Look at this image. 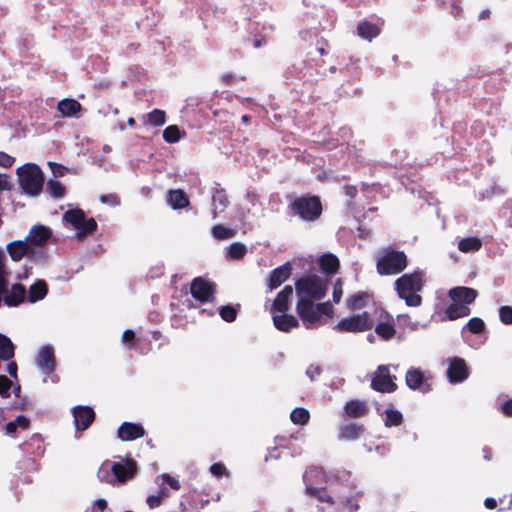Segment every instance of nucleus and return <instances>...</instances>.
I'll return each mask as SVG.
<instances>
[{
  "instance_id": "obj_33",
  "label": "nucleus",
  "mask_w": 512,
  "mask_h": 512,
  "mask_svg": "<svg viewBox=\"0 0 512 512\" xmlns=\"http://www.w3.org/2000/svg\"><path fill=\"white\" fill-rule=\"evenodd\" d=\"M319 264L324 271L333 273L339 267V260L332 254H325L320 257Z\"/></svg>"
},
{
  "instance_id": "obj_31",
  "label": "nucleus",
  "mask_w": 512,
  "mask_h": 512,
  "mask_svg": "<svg viewBox=\"0 0 512 512\" xmlns=\"http://www.w3.org/2000/svg\"><path fill=\"white\" fill-rule=\"evenodd\" d=\"M362 433V427L351 423L341 427L339 439L344 440H356L360 437Z\"/></svg>"
},
{
  "instance_id": "obj_51",
  "label": "nucleus",
  "mask_w": 512,
  "mask_h": 512,
  "mask_svg": "<svg viewBox=\"0 0 512 512\" xmlns=\"http://www.w3.org/2000/svg\"><path fill=\"white\" fill-rule=\"evenodd\" d=\"M210 472L216 476L221 477L223 475H228L226 467L222 463H215L210 467Z\"/></svg>"
},
{
  "instance_id": "obj_60",
  "label": "nucleus",
  "mask_w": 512,
  "mask_h": 512,
  "mask_svg": "<svg viewBox=\"0 0 512 512\" xmlns=\"http://www.w3.org/2000/svg\"><path fill=\"white\" fill-rule=\"evenodd\" d=\"M486 508L493 509L496 507V500L494 498H487L484 502Z\"/></svg>"
},
{
  "instance_id": "obj_38",
  "label": "nucleus",
  "mask_w": 512,
  "mask_h": 512,
  "mask_svg": "<svg viewBox=\"0 0 512 512\" xmlns=\"http://www.w3.org/2000/svg\"><path fill=\"white\" fill-rule=\"evenodd\" d=\"M163 138L168 143H176L181 138V132L177 125H170L163 131Z\"/></svg>"
},
{
  "instance_id": "obj_52",
  "label": "nucleus",
  "mask_w": 512,
  "mask_h": 512,
  "mask_svg": "<svg viewBox=\"0 0 512 512\" xmlns=\"http://www.w3.org/2000/svg\"><path fill=\"white\" fill-rule=\"evenodd\" d=\"M165 496V491L161 490V493L159 495H152L147 498V503L150 508H155L160 505L161 500Z\"/></svg>"
},
{
  "instance_id": "obj_3",
  "label": "nucleus",
  "mask_w": 512,
  "mask_h": 512,
  "mask_svg": "<svg viewBox=\"0 0 512 512\" xmlns=\"http://www.w3.org/2000/svg\"><path fill=\"white\" fill-rule=\"evenodd\" d=\"M296 311L307 329L318 328L326 322L323 319L324 316H333V307L330 302L315 304L311 299L299 298Z\"/></svg>"
},
{
  "instance_id": "obj_25",
  "label": "nucleus",
  "mask_w": 512,
  "mask_h": 512,
  "mask_svg": "<svg viewBox=\"0 0 512 512\" xmlns=\"http://www.w3.org/2000/svg\"><path fill=\"white\" fill-rule=\"evenodd\" d=\"M345 414L350 418H360L367 413L366 403L359 400H352L345 405Z\"/></svg>"
},
{
  "instance_id": "obj_41",
  "label": "nucleus",
  "mask_w": 512,
  "mask_h": 512,
  "mask_svg": "<svg viewBox=\"0 0 512 512\" xmlns=\"http://www.w3.org/2000/svg\"><path fill=\"white\" fill-rule=\"evenodd\" d=\"M246 254V247L244 244L235 242L228 247V256L231 259H241Z\"/></svg>"
},
{
  "instance_id": "obj_14",
  "label": "nucleus",
  "mask_w": 512,
  "mask_h": 512,
  "mask_svg": "<svg viewBox=\"0 0 512 512\" xmlns=\"http://www.w3.org/2000/svg\"><path fill=\"white\" fill-rule=\"evenodd\" d=\"M191 294L201 302L211 301L214 294V285L200 277L195 278L191 284Z\"/></svg>"
},
{
  "instance_id": "obj_39",
  "label": "nucleus",
  "mask_w": 512,
  "mask_h": 512,
  "mask_svg": "<svg viewBox=\"0 0 512 512\" xmlns=\"http://www.w3.org/2000/svg\"><path fill=\"white\" fill-rule=\"evenodd\" d=\"M309 416L310 415L308 410L304 408H295L290 414L291 421L294 424L299 425H304L305 423H307L309 420Z\"/></svg>"
},
{
  "instance_id": "obj_30",
  "label": "nucleus",
  "mask_w": 512,
  "mask_h": 512,
  "mask_svg": "<svg viewBox=\"0 0 512 512\" xmlns=\"http://www.w3.org/2000/svg\"><path fill=\"white\" fill-rule=\"evenodd\" d=\"M370 301V297L365 292H359L347 298L346 304L347 307L351 310L364 308L368 302Z\"/></svg>"
},
{
  "instance_id": "obj_59",
  "label": "nucleus",
  "mask_w": 512,
  "mask_h": 512,
  "mask_svg": "<svg viewBox=\"0 0 512 512\" xmlns=\"http://www.w3.org/2000/svg\"><path fill=\"white\" fill-rule=\"evenodd\" d=\"M134 338V332L132 330H125L122 336L124 342L131 341Z\"/></svg>"
},
{
  "instance_id": "obj_47",
  "label": "nucleus",
  "mask_w": 512,
  "mask_h": 512,
  "mask_svg": "<svg viewBox=\"0 0 512 512\" xmlns=\"http://www.w3.org/2000/svg\"><path fill=\"white\" fill-rule=\"evenodd\" d=\"M12 386V381L9 380L6 376L0 375V395L4 398L10 396L9 390Z\"/></svg>"
},
{
  "instance_id": "obj_56",
  "label": "nucleus",
  "mask_w": 512,
  "mask_h": 512,
  "mask_svg": "<svg viewBox=\"0 0 512 512\" xmlns=\"http://www.w3.org/2000/svg\"><path fill=\"white\" fill-rule=\"evenodd\" d=\"M502 411L507 416H512V399L502 404Z\"/></svg>"
},
{
  "instance_id": "obj_40",
  "label": "nucleus",
  "mask_w": 512,
  "mask_h": 512,
  "mask_svg": "<svg viewBox=\"0 0 512 512\" xmlns=\"http://www.w3.org/2000/svg\"><path fill=\"white\" fill-rule=\"evenodd\" d=\"M212 235L216 239L225 240L234 237L235 232L222 225H216L212 228Z\"/></svg>"
},
{
  "instance_id": "obj_35",
  "label": "nucleus",
  "mask_w": 512,
  "mask_h": 512,
  "mask_svg": "<svg viewBox=\"0 0 512 512\" xmlns=\"http://www.w3.org/2000/svg\"><path fill=\"white\" fill-rule=\"evenodd\" d=\"M423 381V374L419 369H409L406 373V384L411 389H417L420 387Z\"/></svg>"
},
{
  "instance_id": "obj_18",
  "label": "nucleus",
  "mask_w": 512,
  "mask_h": 512,
  "mask_svg": "<svg viewBox=\"0 0 512 512\" xmlns=\"http://www.w3.org/2000/svg\"><path fill=\"white\" fill-rule=\"evenodd\" d=\"M73 416L77 430H85L93 422L95 413L91 407L78 406L73 409Z\"/></svg>"
},
{
  "instance_id": "obj_36",
  "label": "nucleus",
  "mask_w": 512,
  "mask_h": 512,
  "mask_svg": "<svg viewBox=\"0 0 512 512\" xmlns=\"http://www.w3.org/2000/svg\"><path fill=\"white\" fill-rule=\"evenodd\" d=\"M29 426V419L23 415L18 416L14 421L9 422L6 427V434L12 435L18 429L25 430Z\"/></svg>"
},
{
  "instance_id": "obj_57",
  "label": "nucleus",
  "mask_w": 512,
  "mask_h": 512,
  "mask_svg": "<svg viewBox=\"0 0 512 512\" xmlns=\"http://www.w3.org/2000/svg\"><path fill=\"white\" fill-rule=\"evenodd\" d=\"M7 371L11 377H17V364L15 362H10L7 366Z\"/></svg>"
},
{
  "instance_id": "obj_1",
  "label": "nucleus",
  "mask_w": 512,
  "mask_h": 512,
  "mask_svg": "<svg viewBox=\"0 0 512 512\" xmlns=\"http://www.w3.org/2000/svg\"><path fill=\"white\" fill-rule=\"evenodd\" d=\"M425 274L421 270L407 273L395 281V289L399 298L405 301L407 306L418 307L422 303L419 292L423 289Z\"/></svg>"
},
{
  "instance_id": "obj_44",
  "label": "nucleus",
  "mask_w": 512,
  "mask_h": 512,
  "mask_svg": "<svg viewBox=\"0 0 512 512\" xmlns=\"http://www.w3.org/2000/svg\"><path fill=\"white\" fill-rule=\"evenodd\" d=\"M402 421V414L399 411L393 409L386 410L385 425L386 426H397Z\"/></svg>"
},
{
  "instance_id": "obj_27",
  "label": "nucleus",
  "mask_w": 512,
  "mask_h": 512,
  "mask_svg": "<svg viewBox=\"0 0 512 512\" xmlns=\"http://www.w3.org/2000/svg\"><path fill=\"white\" fill-rule=\"evenodd\" d=\"M168 203L173 209H181L189 204V200L182 190H170Z\"/></svg>"
},
{
  "instance_id": "obj_23",
  "label": "nucleus",
  "mask_w": 512,
  "mask_h": 512,
  "mask_svg": "<svg viewBox=\"0 0 512 512\" xmlns=\"http://www.w3.org/2000/svg\"><path fill=\"white\" fill-rule=\"evenodd\" d=\"M57 110L63 117H78L82 105L75 99L65 98L58 103Z\"/></svg>"
},
{
  "instance_id": "obj_13",
  "label": "nucleus",
  "mask_w": 512,
  "mask_h": 512,
  "mask_svg": "<svg viewBox=\"0 0 512 512\" xmlns=\"http://www.w3.org/2000/svg\"><path fill=\"white\" fill-rule=\"evenodd\" d=\"M36 365L38 369L46 375L52 373L55 369L54 349L51 345L42 346L36 355Z\"/></svg>"
},
{
  "instance_id": "obj_15",
  "label": "nucleus",
  "mask_w": 512,
  "mask_h": 512,
  "mask_svg": "<svg viewBox=\"0 0 512 512\" xmlns=\"http://www.w3.org/2000/svg\"><path fill=\"white\" fill-rule=\"evenodd\" d=\"M51 237V230L43 225L33 226L25 240L35 249L37 253L38 249L42 247L48 239Z\"/></svg>"
},
{
  "instance_id": "obj_29",
  "label": "nucleus",
  "mask_w": 512,
  "mask_h": 512,
  "mask_svg": "<svg viewBox=\"0 0 512 512\" xmlns=\"http://www.w3.org/2000/svg\"><path fill=\"white\" fill-rule=\"evenodd\" d=\"M47 294V285L44 281H37L30 286L28 300L31 303L42 300Z\"/></svg>"
},
{
  "instance_id": "obj_12",
  "label": "nucleus",
  "mask_w": 512,
  "mask_h": 512,
  "mask_svg": "<svg viewBox=\"0 0 512 512\" xmlns=\"http://www.w3.org/2000/svg\"><path fill=\"white\" fill-rule=\"evenodd\" d=\"M6 251L14 262L21 261L24 257L35 256V249L26 240H16L6 245Z\"/></svg>"
},
{
  "instance_id": "obj_2",
  "label": "nucleus",
  "mask_w": 512,
  "mask_h": 512,
  "mask_svg": "<svg viewBox=\"0 0 512 512\" xmlns=\"http://www.w3.org/2000/svg\"><path fill=\"white\" fill-rule=\"evenodd\" d=\"M137 472V464L132 459L120 462L104 461L98 471L97 477L101 482L116 485L123 484L132 479Z\"/></svg>"
},
{
  "instance_id": "obj_48",
  "label": "nucleus",
  "mask_w": 512,
  "mask_h": 512,
  "mask_svg": "<svg viewBox=\"0 0 512 512\" xmlns=\"http://www.w3.org/2000/svg\"><path fill=\"white\" fill-rule=\"evenodd\" d=\"M499 317H500V320L504 324H512V307L511 306L500 307Z\"/></svg>"
},
{
  "instance_id": "obj_22",
  "label": "nucleus",
  "mask_w": 512,
  "mask_h": 512,
  "mask_svg": "<svg viewBox=\"0 0 512 512\" xmlns=\"http://www.w3.org/2000/svg\"><path fill=\"white\" fill-rule=\"evenodd\" d=\"M447 374L451 382H462L463 380H465L468 376V372L464 360H452L449 365Z\"/></svg>"
},
{
  "instance_id": "obj_6",
  "label": "nucleus",
  "mask_w": 512,
  "mask_h": 512,
  "mask_svg": "<svg viewBox=\"0 0 512 512\" xmlns=\"http://www.w3.org/2000/svg\"><path fill=\"white\" fill-rule=\"evenodd\" d=\"M407 267V257L402 251L385 250L377 258V271L380 275H394Z\"/></svg>"
},
{
  "instance_id": "obj_49",
  "label": "nucleus",
  "mask_w": 512,
  "mask_h": 512,
  "mask_svg": "<svg viewBox=\"0 0 512 512\" xmlns=\"http://www.w3.org/2000/svg\"><path fill=\"white\" fill-rule=\"evenodd\" d=\"M159 480L166 482L174 490L180 489L179 481L176 478L170 476L169 474H162V475L158 476L156 478V481L159 482Z\"/></svg>"
},
{
  "instance_id": "obj_16",
  "label": "nucleus",
  "mask_w": 512,
  "mask_h": 512,
  "mask_svg": "<svg viewBox=\"0 0 512 512\" xmlns=\"http://www.w3.org/2000/svg\"><path fill=\"white\" fill-rule=\"evenodd\" d=\"M448 296L453 302L468 306L475 301L478 296V292L470 287L458 286L450 289Z\"/></svg>"
},
{
  "instance_id": "obj_17",
  "label": "nucleus",
  "mask_w": 512,
  "mask_h": 512,
  "mask_svg": "<svg viewBox=\"0 0 512 512\" xmlns=\"http://www.w3.org/2000/svg\"><path fill=\"white\" fill-rule=\"evenodd\" d=\"M293 298V288L286 285L276 296L271 306V313L287 312L291 306Z\"/></svg>"
},
{
  "instance_id": "obj_7",
  "label": "nucleus",
  "mask_w": 512,
  "mask_h": 512,
  "mask_svg": "<svg viewBox=\"0 0 512 512\" xmlns=\"http://www.w3.org/2000/svg\"><path fill=\"white\" fill-rule=\"evenodd\" d=\"M295 287L298 299H311V301L322 299L327 291L326 283L315 275L301 278L296 282Z\"/></svg>"
},
{
  "instance_id": "obj_28",
  "label": "nucleus",
  "mask_w": 512,
  "mask_h": 512,
  "mask_svg": "<svg viewBox=\"0 0 512 512\" xmlns=\"http://www.w3.org/2000/svg\"><path fill=\"white\" fill-rule=\"evenodd\" d=\"M482 241L478 237L462 238L458 242V249L463 253L476 252L480 250Z\"/></svg>"
},
{
  "instance_id": "obj_46",
  "label": "nucleus",
  "mask_w": 512,
  "mask_h": 512,
  "mask_svg": "<svg viewBox=\"0 0 512 512\" xmlns=\"http://www.w3.org/2000/svg\"><path fill=\"white\" fill-rule=\"evenodd\" d=\"M237 311L233 306L227 305L220 309V316L224 321L232 322L236 319Z\"/></svg>"
},
{
  "instance_id": "obj_5",
  "label": "nucleus",
  "mask_w": 512,
  "mask_h": 512,
  "mask_svg": "<svg viewBox=\"0 0 512 512\" xmlns=\"http://www.w3.org/2000/svg\"><path fill=\"white\" fill-rule=\"evenodd\" d=\"M303 480L306 484V491L309 494L316 496L322 504H326L330 512L334 506L332 497L325 491L313 486L316 484H322L326 481V473L323 471V469L312 467L306 470L303 476Z\"/></svg>"
},
{
  "instance_id": "obj_54",
  "label": "nucleus",
  "mask_w": 512,
  "mask_h": 512,
  "mask_svg": "<svg viewBox=\"0 0 512 512\" xmlns=\"http://www.w3.org/2000/svg\"><path fill=\"white\" fill-rule=\"evenodd\" d=\"M100 201L109 205H117L119 203L118 197L114 194L102 195Z\"/></svg>"
},
{
  "instance_id": "obj_32",
  "label": "nucleus",
  "mask_w": 512,
  "mask_h": 512,
  "mask_svg": "<svg viewBox=\"0 0 512 512\" xmlns=\"http://www.w3.org/2000/svg\"><path fill=\"white\" fill-rule=\"evenodd\" d=\"M14 356V345L5 335L0 333V360L8 361Z\"/></svg>"
},
{
  "instance_id": "obj_10",
  "label": "nucleus",
  "mask_w": 512,
  "mask_h": 512,
  "mask_svg": "<svg viewBox=\"0 0 512 512\" xmlns=\"http://www.w3.org/2000/svg\"><path fill=\"white\" fill-rule=\"evenodd\" d=\"M293 209L300 218L313 221L321 214V203L317 197L299 198L293 202Z\"/></svg>"
},
{
  "instance_id": "obj_58",
  "label": "nucleus",
  "mask_w": 512,
  "mask_h": 512,
  "mask_svg": "<svg viewBox=\"0 0 512 512\" xmlns=\"http://www.w3.org/2000/svg\"><path fill=\"white\" fill-rule=\"evenodd\" d=\"M94 506L103 512L107 508V502L105 499L100 498L94 501Z\"/></svg>"
},
{
  "instance_id": "obj_55",
  "label": "nucleus",
  "mask_w": 512,
  "mask_h": 512,
  "mask_svg": "<svg viewBox=\"0 0 512 512\" xmlns=\"http://www.w3.org/2000/svg\"><path fill=\"white\" fill-rule=\"evenodd\" d=\"M320 373H321V370L318 366H310L306 371L307 376L311 380H313L315 377H317Z\"/></svg>"
},
{
  "instance_id": "obj_4",
  "label": "nucleus",
  "mask_w": 512,
  "mask_h": 512,
  "mask_svg": "<svg viewBox=\"0 0 512 512\" xmlns=\"http://www.w3.org/2000/svg\"><path fill=\"white\" fill-rule=\"evenodd\" d=\"M20 188L29 196L41 193L44 184V175L41 169L33 163H26L17 169Z\"/></svg>"
},
{
  "instance_id": "obj_8",
  "label": "nucleus",
  "mask_w": 512,
  "mask_h": 512,
  "mask_svg": "<svg viewBox=\"0 0 512 512\" xmlns=\"http://www.w3.org/2000/svg\"><path fill=\"white\" fill-rule=\"evenodd\" d=\"M63 220L73 226L77 231L79 239L93 233L97 228L96 221L93 218H86L84 212L80 209H70L66 211L63 215Z\"/></svg>"
},
{
  "instance_id": "obj_24",
  "label": "nucleus",
  "mask_w": 512,
  "mask_h": 512,
  "mask_svg": "<svg viewBox=\"0 0 512 512\" xmlns=\"http://www.w3.org/2000/svg\"><path fill=\"white\" fill-rule=\"evenodd\" d=\"M375 332L378 336H380L383 340H390L394 337L396 330L394 327V320L391 316H384L375 327Z\"/></svg>"
},
{
  "instance_id": "obj_26",
  "label": "nucleus",
  "mask_w": 512,
  "mask_h": 512,
  "mask_svg": "<svg viewBox=\"0 0 512 512\" xmlns=\"http://www.w3.org/2000/svg\"><path fill=\"white\" fill-rule=\"evenodd\" d=\"M469 306L453 302L447 307L445 313L449 320H456L458 318L466 317L470 314Z\"/></svg>"
},
{
  "instance_id": "obj_20",
  "label": "nucleus",
  "mask_w": 512,
  "mask_h": 512,
  "mask_svg": "<svg viewBox=\"0 0 512 512\" xmlns=\"http://www.w3.org/2000/svg\"><path fill=\"white\" fill-rule=\"evenodd\" d=\"M144 428L140 424L124 422L118 429V437L122 441H132L144 436Z\"/></svg>"
},
{
  "instance_id": "obj_34",
  "label": "nucleus",
  "mask_w": 512,
  "mask_h": 512,
  "mask_svg": "<svg viewBox=\"0 0 512 512\" xmlns=\"http://www.w3.org/2000/svg\"><path fill=\"white\" fill-rule=\"evenodd\" d=\"M379 28L369 22H362L358 25V34L360 37L371 40L379 34Z\"/></svg>"
},
{
  "instance_id": "obj_19",
  "label": "nucleus",
  "mask_w": 512,
  "mask_h": 512,
  "mask_svg": "<svg viewBox=\"0 0 512 512\" xmlns=\"http://www.w3.org/2000/svg\"><path fill=\"white\" fill-rule=\"evenodd\" d=\"M274 326L282 332H290L292 329L299 326L298 319L286 312L271 313Z\"/></svg>"
},
{
  "instance_id": "obj_61",
  "label": "nucleus",
  "mask_w": 512,
  "mask_h": 512,
  "mask_svg": "<svg viewBox=\"0 0 512 512\" xmlns=\"http://www.w3.org/2000/svg\"><path fill=\"white\" fill-rule=\"evenodd\" d=\"M346 502H347L350 512H355L358 509V505L356 503H353V501L351 499H347Z\"/></svg>"
},
{
  "instance_id": "obj_64",
  "label": "nucleus",
  "mask_w": 512,
  "mask_h": 512,
  "mask_svg": "<svg viewBox=\"0 0 512 512\" xmlns=\"http://www.w3.org/2000/svg\"><path fill=\"white\" fill-rule=\"evenodd\" d=\"M127 123H128V125H129V126H134V125H135V120H134V118L130 117V118L128 119Z\"/></svg>"
},
{
  "instance_id": "obj_45",
  "label": "nucleus",
  "mask_w": 512,
  "mask_h": 512,
  "mask_svg": "<svg viewBox=\"0 0 512 512\" xmlns=\"http://www.w3.org/2000/svg\"><path fill=\"white\" fill-rule=\"evenodd\" d=\"M466 327L471 333L478 334L484 330L485 323L481 318L474 317L467 322Z\"/></svg>"
},
{
  "instance_id": "obj_62",
  "label": "nucleus",
  "mask_w": 512,
  "mask_h": 512,
  "mask_svg": "<svg viewBox=\"0 0 512 512\" xmlns=\"http://www.w3.org/2000/svg\"><path fill=\"white\" fill-rule=\"evenodd\" d=\"M346 193H347L349 196H351V197H352V196H354V195H355V193H356V189H355V188H353V187H347V188H346Z\"/></svg>"
},
{
  "instance_id": "obj_53",
  "label": "nucleus",
  "mask_w": 512,
  "mask_h": 512,
  "mask_svg": "<svg viewBox=\"0 0 512 512\" xmlns=\"http://www.w3.org/2000/svg\"><path fill=\"white\" fill-rule=\"evenodd\" d=\"M14 161L15 159L12 156L4 152H0V166L5 168L11 167Z\"/></svg>"
},
{
  "instance_id": "obj_43",
  "label": "nucleus",
  "mask_w": 512,
  "mask_h": 512,
  "mask_svg": "<svg viewBox=\"0 0 512 512\" xmlns=\"http://www.w3.org/2000/svg\"><path fill=\"white\" fill-rule=\"evenodd\" d=\"M47 191L55 198H61L65 194V187L58 181L49 180L47 183Z\"/></svg>"
},
{
  "instance_id": "obj_9",
  "label": "nucleus",
  "mask_w": 512,
  "mask_h": 512,
  "mask_svg": "<svg viewBox=\"0 0 512 512\" xmlns=\"http://www.w3.org/2000/svg\"><path fill=\"white\" fill-rule=\"evenodd\" d=\"M372 326L373 319L368 312H363L340 320L333 329L337 332L359 333L370 330Z\"/></svg>"
},
{
  "instance_id": "obj_21",
  "label": "nucleus",
  "mask_w": 512,
  "mask_h": 512,
  "mask_svg": "<svg viewBox=\"0 0 512 512\" xmlns=\"http://www.w3.org/2000/svg\"><path fill=\"white\" fill-rule=\"evenodd\" d=\"M291 274V266L289 263L274 269L269 277L268 287L272 291L278 288L283 282H285Z\"/></svg>"
},
{
  "instance_id": "obj_11",
  "label": "nucleus",
  "mask_w": 512,
  "mask_h": 512,
  "mask_svg": "<svg viewBox=\"0 0 512 512\" xmlns=\"http://www.w3.org/2000/svg\"><path fill=\"white\" fill-rule=\"evenodd\" d=\"M395 380L396 377L390 374L389 367L381 365L375 371L374 377L371 380V387L379 392L390 393L397 388Z\"/></svg>"
},
{
  "instance_id": "obj_50",
  "label": "nucleus",
  "mask_w": 512,
  "mask_h": 512,
  "mask_svg": "<svg viewBox=\"0 0 512 512\" xmlns=\"http://www.w3.org/2000/svg\"><path fill=\"white\" fill-rule=\"evenodd\" d=\"M342 296H343V283H342L341 279H338L333 286V293H332L333 301L335 303H339Z\"/></svg>"
},
{
  "instance_id": "obj_63",
  "label": "nucleus",
  "mask_w": 512,
  "mask_h": 512,
  "mask_svg": "<svg viewBox=\"0 0 512 512\" xmlns=\"http://www.w3.org/2000/svg\"><path fill=\"white\" fill-rule=\"evenodd\" d=\"M489 15V11H483L481 14H480V18L481 19H485L486 17H488Z\"/></svg>"
},
{
  "instance_id": "obj_42",
  "label": "nucleus",
  "mask_w": 512,
  "mask_h": 512,
  "mask_svg": "<svg viewBox=\"0 0 512 512\" xmlns=\"http://www.w3.org/2000/svg\"><path fill=\"white\" fill-rule=\"evenodd\" d=\"M213 206H214V218L217 216L218 210L221 212L227 205V198L225 194L221 191H216L213 195Z\"/></svg>"
},
{
  "instance_id": "obj_37",
  "label": "nucleus",
  "mask_w": 512,
  "mask_h": 512,
  "mask_svg": "<svg viewBox=\"0 0 512 512\" xmlns=\"http://www.w3.org/2000/svg\"><path fill=\"white\" fill-rule=\"evenodd\" d=\"M148 123L152 126H162L166 122V114L163 110L154 109L147 115Z\"/></svg>"
}]
</instances>
